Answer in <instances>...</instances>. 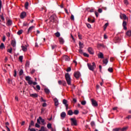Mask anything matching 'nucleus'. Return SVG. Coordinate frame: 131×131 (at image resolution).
Instances as JSON below:
<instances>
[{"label": "nucleus", "instance_id": "f257e3e1", "mask_svg": "<svg viewBox=\"0 0 131 131\" xmlns=\"http://www.w3.org/2000/svg\"><path fill=\"white\" fill-rule=\"evenodd\" d=\"M25 79L27 81H28V84H30V85H31V84H33V85H36V84H37V82H33L32 80H31V77L30 76H26Z\"/></svg>", "mask_w": 131, "mask_h": 131}, {"label": "nucleus", "instance_id": "f03ea898", "mask_svg": "<svg viewBox=\"0 0 131 131\" xmlns=\"http://www.w3.org/2000/svg\"><path fill=\"white\" fill-rule=\"evenodd\" d=\"M65 79L68 85H71V77L69 73H67L65 74Z\"/></svg>", "mask_w": 131, "mask_h": 131}, {"label": "nucleus", "instance_id": "7ed1b4c3", "mask_svg": "<svg viewBox=\"0 0 131 131\" xmlns=\"http://www.w3.org/2000/svg\"><path fill=\"white\" fill-rule=\"evenodd\" d=\"M87 66L88 67L89 69H90L91 71H94L95 69L96 68V63L93 62L92 64L91 63H88Z\"/></svg>", "mask_w": 131, "mask_h": 131}, {"label": "nucleus", "instance_id": "20e7f679", "mask_svg": "<svg viewBox=\"0 0 131 131\" xmlns=\"http://www.w3.org/2000/svg\"><path fill=\"white\" fill-rule=\"evenodd\" d=\"M58 83L59 85H62L63 86H67V83H66V81L65 80H58Z\"/></svg>", "mask_w": 131, "mask_h": 131}, {"label": "nucleus", "instance_id": "39448f33", "mask_svg": "<svg viewBox=\"0 0 131 131\" xmlns=\"http://www.w3.org/2000/svg\"><path fill=\"white\" fill-rule=\"evenodd\" d=\"M71 121L72 125H77V121L76 120V118H72L70 119Z\"/></svg>", "mask_w": 131, "mask_h": 131}, {"label": "nucleus", "instance_id": "423d86ee", "mask_svg": "<svg viewBox=\"0 0 131 131\" xmlns=\"http://www.w3.org/2000/svg\"><path fill=\"white\" fill-rule=\"evenodd\" d=\"M92 104L93 107H98V102L94 99H91Z\"/></svg>", "mask_w": 131, "mask_h": 131}, {"label": "nucleus", "instance_id": "0eeeda50", "mask_svg": "<svg viewBox=\"0 0 131 131\" xmlns=\"http://www.w3.org/2000/svg\"><path fill=\"white\" fill-rule=\"evenodd\" d=\"M120 19H123L124 20H126V19H128L127 16H126V15L125 14H122L121 13V15H120Z\"/></svg>", "mask_w": 131, "mask_h": 131}, {"label": "nucleus", "instance_id": "6e6552de", "mask_svg": "<svg viewBox=\"0 0 131 131\" xmlns=\"http://www.w3.org/2000/svg\"><path fill=\"white\" fill-rule=\"evenodd\" d=\"M88 52L90 54V55H94V50H93V48L91 47H89L88 48Z\"/></svg>", "mask_w": 131, "mask_h": 131}, {"label": "nucleus", "instance_id": "1a4fd4ad", "mask_svg": "<svg viewBox=\"0 0 131 131\" xmlns=\"http://www.w3.org/2000/svg\"><path fill=\"white\" fill-rule=\"evenodd\" d=\"M50 21L52 22V23H54V22H55V21H56V15H52L50 18Z\"/></svg>", "mask_w": 131, "mask_h": 131}, {"label": "nucleus", "instance_id": "9d476101", "mask_svg": "<svg viewBox=\"0 0 131 131\" xmlns=\"http://www.w3.org/2000/svg\"><path fill=\"white\" fill-rule=\"evenodd\" d=\"M74 76L77 79H78V78L80 77V73H79V72H75Z\"/></svg>", "mask_w": 131, "mask_h": 131}, {"label": "nucleus", "instance_id": "9b49d317", "mask_svg": "<svg viewBox=\"0 0 131 131\" xmlns=\"http://www.w3.org/2000/svg\"><path fill=\"white\" fill-rule=\"evenodd\" d=\"M29 46L28 45H26L25 46H21V48L22 49V50L23 52H27V48H28Z\"/></svg>", "mask_w": 131, "mask_h": 131}, {"label": "nucleus", "instance_id": "f8f14e48", "mask_svg": "<svg viewBox=\"0 0 131 131\" xmlns=\"http://www.w3.org/2000/svg\"><path fill=\"white\" fill-rule=\"evenodd\" d=\"M34 28H35V27L32 26L31 27H30L29 28V29H28V34L30 33V32H31L32 31V30H33V29H34Z\"/></svg>", "mask_w": 131, "mask_h": 131}, {"label": "nucleus", "instance_id": "ddd939ff", "mask_svg": "<svg viewBox=\"0 0 131 131\" xmlns=\"http://www.w3.org/2000/svg\"><path fill=\"white\" fill-rule=\"evenodd\" d=\"M127 23L125 20H123L122 23V26L123 27V29L124 30H126L127 29V28H126Z\"/></svg>", "mask_w": 131, "mask_h": 131}, {"label": "nucleus", "instance_id": "4468645a", "mask_svg": "<svg viewBox=\"0 0 131 131\" xmlns=\"http://www.w3.org/2000/svg\"><path fill=\"white\" fill-rule=\"evenodd\" d=\"M54 102L55 106H58V105H59V101L58 100V99L56 98H54Z\"/></svg>", "mask_w": 131, "mask_h": 131}, {"label": "nucleus", "instance_id": "2eb2a0df", "mask_svg": "<svg viewBox=\"0 0 131 131\" xmlns=\"http://www.w3.org/2000/svg\"><path fill=\"white\" fill-rule=\"evenodd\" d=\"M26 16V12H22L20 14V17L21 19H24V18H25Z\"/></svg>", "mask_w": 131, "mask_h": 131}, {"label": "nucleus", "instance_id": "dca6fc26", "mask_svg": "<svg viewBox=\"0 0 131 131\" xmlns=\"http://www.w3.org/2000/svg\"><path fill=\"white\" fill-rule=\"evenodd\" d=\"M98 58L100 59H103L104 58V54L102 52H100L99 54H98Z\"/></svg>", "mask_w": 131, "mask_h": 131}, {"label": "nucleus", "instance_id": "f3484780", "mask_svg": "<svg viewBox=\"0 0 131 131\" xmlns=\"http://www.w3.org/2000/svg\"><path fill=\"white\" fill-rule=\"evenodd\" d=\"M30 97H31L32 98H37L38 97V95L37 94H31L30 95Z\"/></svg>", "mask_w": 131, "mask_h": 131}, {"label": "nucleus", "instance_id": "a211bd4d", "mask_svg": "<svg viewBox=\"0 0 131 131\" xmlns=\"http://www.w3.org/2000/svg\"><path fill=\"white\" fill-rule=\"evenodd\" d=\"M62 59L65 60V61H69V60H70V58H69V57L67 55L63 56Z\"/></svg>", "mask_w": 131, "mask_h": 131}, {"label": "nucleus", "instance_id": "6ab92c4d", "mask_svg": "<svg viewBox=\"0 0 131 131\" xmlns=\"http://www.w3.org/2000/svg\"><path fill=\"white\" fill-rule=\"evenodd\" d=\"M59 41L60 45H63L64 42V39H63V38H62V37L59 38Z\"/></svg>", "mask_w": 131, "mask_h": 131}, {"label": "nucleus", "instance_id": "aec40b11", "mask_svg": "<svg viewBox=\"0 0 131 131\" xmlns=\"http://www.w3.org/2000/svg\"><path fill=\"white\" fill-rule=\"evenodd\" d=\"M11 45L14 47H16V40H11Z\"/></svg>", "mask_w": 131, "mask_h": 131}, {"label": "nucleus", "instance_id": "412c9836", "mask_svg": "<svg viewBox=\"0 0 131 131\" xmlns=\"http://www.w3.org/2000/svg\"><path fill=\"white\" fill-rule=\"evenodd\" d=\"M60 116L62 118H65L66 117V113L63 112L62 113H61Z\"/></svg>", "mask_w": 131, "mask_h": 131}, {"label": "nucleus", "instance_id": "4be33fe9", "mask_svg": "<svg viewBox=\"0 0 131 131\" xmlns=\"http://www.w3.org/2000/svg\"><path fill=\"white\" fill-rule=\"evenodd\" d=\"M13 24V23L12 22V20H8L7 23V25H8V26H11V25H12Z\"/></svg>", "mask_w": 131, "mask_h": 131}, {"label": "nucleus", "instance_id": "5701e85b", "mask_svg": "<svg viewBox=\"0 0 131 131\" xmlns=\"http://www.w3.org/2000/svg\"><path fill=\"white\" fill-rule=\"evenodd\" d=\"M39 119H40V120L41 121V123H42V124L43 125H45V124H46V123H45V119L41 118V117H39Z\"/></svg>", "mask_w": 131, "mask_h": 131}, {"label": "nucleus", "instance_id": "b1692460", "mask_svg": "<svg viewBox=\"0 0 131 131\" xmlns=\"http://www.w3.org/2000/svg\"><path fill=\"white\" fill-rule=\"evenodd\" d=\"M103 63L105 64V65H107V64H108V58L104 59L103 60Z\"/></svg>", "mask_w": 131, "mask_h": 131}, {"label": "nucleus", "instance_id": "393cba45", "mask_svg": "<svg viewBox=\"0 0 131 131\" xmlns=\"http://www.w3.org/2000/svg\"><path fill=\"white\" fill-rule=\"evenodd\" d=\"M79 49H83V43H81V42H79Z\"/></svg>", "mask_w": 131, "mask_h": 131}, {"label": "nucleus", "instance_id": "a878e982", "mask_svg": "<svg viewBox=\"0 0 131 131\" xmlns=\"http://www.w3.org/2000/svg\"><path fill=\"white\" fill-rule=\"evenodd\" d=\"M28 6H29V3L28 2H26L25 4V8L26 10H28Z\"/></svg>", "mask_w": 131, "mask_h": 131}, {"label": "nucleus", "instance_id": "bb28decb", "mask_svg": "<svg viewBox=\"0 0 131 131\" xmlns=\"http://www.w3.org/2000/svg\"><path fill=\"white\" fill-rule=\"evenodd\" d=\"M44 91L46 94H47V95H49V94H50V90H49L48 89L46 88L44 89Z\"/></svg>", "mask_w": 131, "mask_h": 131}, {"label": "nucleus", "instance_id": "cd10ccee", "mask_svg": "<svg viewBox=\"0 0 131 131\" xmlns=\"http://www.w3.org/2000/svg\"><path fill=\"white\" fill-rule=\"evenodd\" d=\"M68 115H70V116L73 115V112L72 111V110H69L68 112Z\"/></svg>", "mask_w": 131, "mask_h": 131}, {"label": "nucleus", "instance_id": "c85d7f7f", "mask_svg": "<svg viewBox=\"0 0 131 131\" xmlns=\"http://www.w3.org/2000/svg\"><path fill=\"white\" fill-rule=\"evenodd\" d=\"M127 130V127H124L123 128H120V131H126Z\"/></svg>", "mask_w": 131, "mask_h": 131}, {"label": "nucleus", "instance_id": "c756f323", "mask_svg": "<svg viewBox=\"0 0 131 131\" xmlns=\"http://www.w3.org/2000/svg\"><path fill=\"white\" fill-rule=\"evenodd\" d=\"M0 49L1 50H3V49H5V45L4 43H1L0 45Z\"/></svg>", "mask_w": 131, "mask_h": 131}, {"label": "nucleus", "instance_id": "7c9ffc66", "mask_svg": "<svg viewBox=\"0 0 131 131\" xmlns=\"http://www.w3.org/2000/svg\"><path fill=\"white\" fill-rule=\"evenodd\" d=\"M108 25H109V23H107L103 26L104 30H106V28H107Z\"/></svg>", "mask_w": 131, "mask_h": 131}, {"label": "nucleus", "instance_id": "2f4dec72", "mask_svg": "<svg viewBox=\"0 0 131 131\" xmlns=\"http://www.w3.org/2000/svg\"><path fill=\"white\" fill-rule=\"evenodd\" d=\"M126 35H127L128 36H131V31H128L126 33Z\"/></svg>", "mask_w": 131, "mask_h": 131}, {"label": "nucleus", "instance_id": "473e14b6", "mask_svg": "<svg viewBox=\"0 0 131 131\" xmlns=\"http://www.w3.org/2000/svg\"><path fill=\"white\" fill-rule=\"evenodd\" d=\"M55 36H56V37H60V33L59 32H57L56 33H55Z\"/></svg>", "mask_w": 131, "mask_h": 131}, {"label": "nucleus", "instance_id": "72a5a7b5", "mask_svg": "<svg viewBox=\"0 0 131 131\" xmlns=\"http://www.w3.org/2000/svg\"><path fill=\"white\" fill-rule=\"evenodd\" d=\"M62 103H63V104H64V105H65V106L66 105H68V104H67V100H66V99H63Z\"/></svg>", "mask_w": 131, "mask_h": 131}, {"label": "nucleus", "instance_id": "f704fd0d", "mask_svg": "<svg viewBox=\"0 0 131 131\" xmlns=\"http://www.w3.org/2000/svg\"><path fill=\"white\" fill-rule=\"evenodd\" d=\"M47 127H48V128H49V129H51V128H52V124L48 123L47 124Z\"/></svg>", "mask_w": 131, "mask_h": 131}, {"label": "nucleus", "instance_id": "c9c22d12", "mask_svg": "<svg viewBox=\"0 0 131 131\" xmlns=\"http://www.w3.org/2000/svg\"><path fill=\"white\" fill-rule=\"evenodd\" d=\"M22 33H23V30H19L17 32L18 35H20V34H22Z\"/></svg>", "mask_w": 131, "mask_h": 131}, {"label": "nucleus", "instance_id": "e433bc0d", "mask_svg": "<svg viewBox=\"0 0 131 131\" xmlns=\"http://www.w3.org/2000/svg\"><path fill=\"white\" fill-rule=\"evenodd\" d=\"M108 72L112 73V72H113V69L112 68H109L108 69Z\"/></svg>", "mask_w": 131, "mask_h": 131}, {"label": "nucleus", "instance_id": "4c0bfd02", "mask_svg": "<svg viewBox=\"0 0 131 131\" xmlns=\"http://www.w3.org/2000/svg\"><path fill=\"white\" fill-rule=\"evenodd\" d=\"M79 113V111H78V110H76L74 111V114H75V115H77Z\"/></svg>", "mask_w": 131, "mask_h": 131}, {"label": "nucleus", "instance_id": "58836bf2", "mask_svg": "<svg viewBox=\"0 0 131 131\" xmlns=\"http://www.w3.org/2000/svg\"><path fill=\"white\" fill-rule=\"evenodd\" d=\"M83 55L84 57H86V58H89L90 57V55L86 53H84Z\"/></svg>", "mask_w": 131, "mask_h": 131}, {"label": "nucleus", "instance_id": "ea45409f", "mask_svg": "<svg viewBox=\"0 0 131 131\" xmlns=\"http://www.w3.org/2000/svg\"><path fill=\"white\" fill-rule=\"evenodd\" d=\"M23 73H24L23 70L21 69V70L19 71V76H21V75H22V74H23Z\"/></svg>", "mask_w": 131, "mask_h": 131}, {"label": "nucleus", "instance_id": "a19ab883", "mask_svg": "<svg viewBox=\"0 0 131 131\" xmlns=\"http://www.w3.org/2000/svg\"><path fill=\"white\" fill-rule=\"evenodd\" d=\"M78 36L79 39H82V36L79 33H78Z\"/></svg>", "mask_w": 131, "mask_h": 131}, {"label": "nucleus", "instance_id": "79ce46f5", "mask_svg": "<svg viewBox=\"0 0 131 131\" xmlns=\"http://www.w3.org/2000/svg\"><path fill=\"white\" fill-rule=\"evenodd\" d=\"M113 131H120V127L114 128Z\"/></svg>", "mask_w": 131, "mask_h": 131}, {"label": "nucleus", "instance_id": "37998d69", "mask_svg": "<svg viewBox=\"0 0 131 131\" xmlns=\"http://www.w3.org/2000/svg\"><path fill=\"white\" fill-rule=\"evenodd\" d=\"M29 24L27 22H24L23 24V26H29Z\"/></svg>", "mask_w": 131, "mask_h": 131}, {"label": "nucleus", "instance_id": "c03bdc74", "mask_svg": "<svg viewBox=\"0 0 131 131\" xmlns=\"http://www.w3.org/2000/svg\"><path fill=\"white\" fill-rule=\"evenodd\" d=\"M79 53L81 54V55H83L84 53H83V51H82V49H79Z\"/></svg>", "mask_w": 131, "mask_h": 131}, {"label": "nucleus", "instance_id": "a18cd8bd", "mask_svg": "<svg viewBox=\"0 0 131 131\" xmlns=\"http://www.w3.org/2000/svg\"><path fill=\"white\" fill-rule=\"evenodd\" d=\"M19 60L20 62H22L23 61V56H20L19 57Z\"/></svg>", "mask_w": 131, "mask_h": 131}, {"label": "nucleus", "instance_id": "49530a36", "mask_svg": "<svg viewBox=\"0 0 131 131\" xmlns=\"http://www.w3.org/2000/svg\"><path fill=\"white\" fill-rule=\"evenodd\" d=\"M91 125L92 126V127H94V126L95 125V122H94V121L91 122Z\"/></svg>", "mask_w": 131, "mask_h": 131}, {"label": "nucleus", "instance_id": "de8ad7c7", "mask_svg": "<svg viewBox=\"0 0 131 131\" xmlns=\"http://www.w3.org/2000/svg\"><path fill=\"white\" fill-rule=\"evenodd\" d=\"M124 3L125 5L127 6V5H128V1L127 0H124Z\"/></svg>", "mask_w": 131, "mask_h": 131}, {"label": "nucleus", "instance_id": "09e8293b", "mask_svg": "<svg viewBox=\"0 0 131 131\" xmlns=\"http://www.w3.org/2000/svg\"><path fill=\"white\" fill-rule=\"evenodd\" d=\"M0 18L2 19V21H4L5 20V17H4V15H0Z\"/></svg>", "mask_w": 131, "mask_h": 131}, {"label": "nucleus", "instance_id": "8fccbe9b", "mask_svg": "<svg viewBox=\"0 0 131 131\" xmlns=\"http://www.w3.org/2000/svg\"><path fill=\"white\" fill-rule=\"evenodd\" d=\"M26 67H29V61H26Z\"/></svg>", "mask_w": 131, "mask_h": 131}, {"label": "nucleus", "instance_id": "3c124183", "mask_svg": "<svg viewBox=\"0 0 131 131\" xmlns=\"http://www.w3.org/2000/svg\"><path fill=\"white\" fill-rule=\"evenodd\" d=\"M12 48H10V49L7 50V52L8 53H10V54H12Z\"/></svg>", "mask_w": 131, "mask_h": 131}, {"label": "nucleus", "instance_id": "603ef678", "mask_svg": "<svg viewBox=\"0 0 131 131\" xmlns=\"http://www.w3.org/2000/svg\"><path fill=\"white\" fill-rule=\"evenodd\" d=\"M36 88L38 91H40V86L39 85H37Z\"/></svg>", "mask_w": 131, "mask_h": 131}, {"label": "nucleus", "instance_id": "864d4df0", "mask_svg": "<svg viewBox=\"0 0 131 131\" xmlns=\"http://www.w3.org/2000/svg\"><path fill=\"white\" fill-rule=\"evenodd\" d=\"M66 71L67 72H70V71H71V67L68 68V69H67Z\"/></svg>", "mask_w": 131, "mask_h": 131}, {"label": "nucleus", "instance_id": "5fc2aeb1", "mask_svg": "<svg viewBox=\"0 0 131 131\" xmlns=\"http://www.w3.org/2000/svg\"><path fill=\"white\" fill-rule=\"evenodd\" d=\"M51 47L52 50H54V49H56V48H57V45H51Z\"/></svg>", "mask_w": 131, "mask_h": 131}, {"label": "nucleus", "instance_id": "6e6d98bb", "mask_svg": "<svg viewBox=\"0 0 131 131\" xmlns=\"http://www.w3.org/2000/svg\"><path fill=\"white\" fill-rule=\"evenodd\" d=\"M81 105H85V104H86V101H81Z\"/></svg>", "mask_w": 131, "mask_h": 131}, {"label": "nucleus", "instance_id": "4d7b16f0", "mask_svg": "<svg viewBox=\"0 0 131 131\" xmlns=\"http://www.w3.org/2000/svg\"><path fill=\"white\" fill-rule=\"evenodd\" d=\"M41 131H46V127H45V126H41Z\"/></svg>", "mask_w": 131, "mask_h": 131}, {"label": "nucleus", "instance_id": "13d9d810", "mask_svg": "<svg viewBox=\"0 0 131 131\" xmlns=\"http://www.w3.org/2000/svg\"><path fill=\"white\" fill-rule=\"evenodd\" d=\"M6 35L7 37H10L11 36V33H10V32H8L6 33Z\"/></svg>", "mask_w": 131, "mask_h": 131}, {"label": "nucleus", "instance_id": "bf43d9fd", "mask_svg": "<svg viewBox=\"0 0 131 131\" xmlns=\"http://www.w3.org/2000/svg\"><path fill=\"white\" fill-rule=\"evenodd\" d=\"M71 19L74 21V16L73 14H72L71 16Z\"/></svg>", "mask_w": 131, "mask_h": 131}, {"label": "nucleus", "instance_id": "052dcab7", "mask_svg": "<svg viewBox=\"0 0 131 131\" xmlns=\"http://www.w3.org/2000/svg\"><path fill=\"white\" fill-rule=\"evenodd\" d=\"M35 127H37L38 128H39L40 127V125H39V124H38V123H36Z\"/></svg>", "mask_w": 131, "mask_h": 131}, {"label": "nucleus", "instance_id": "680f3d73", "mask_svg": "<svg viewBox=\"0 0 131 131\" xmlns=\"http://www.w3.org/2000/svg\"><path fill=\"white\" fill-rule=\"evenodd\" d=\"M71 36L72 37V39L74 41V42H75V39L74 38V37L73 36V35H72V34H71Z\"/></svg>", "mask_w": 131, "mask_h": 131}, {"label": "nucleus", "instance_id": "e2e57ef3", "mask_svg": "<svg viewBox=\"0 0 131 131\" xmlns=\"http://www.w3.org/2000/svg\"><path fill=\"white\" fill-rule=\"evenodd\" d=\"M95 15L96 16L97 18H98L99 17V13H98V12L95 11Z\"/></svg>", "mask_w": 131, "mask_h": 131}, {"label": "nucleus", "instance_id": "0e129e2a", "mask_svg": "<svg viewBox=\"0 0 131 131\" xmlns=\"http://www.w3.org/2000/svg\"><path fill=\"white\" fill-rule=\"evenodd\" d=\"M98 13H102V12H103V10H102V9L99 8L98 10Z\"/></svg>", "mask_w": 131, "mask_h": 131}, {"label": "nucleus", "instance_id": "69168bd1", "mask_svg": "<svg viewBox=\"0 0 131 131\" xmlns=\"http://www.w3.org/2000/svg\"><path fill=\"white\" fill-rule=\"evenodd\" d=\"M14 77H16L17 76V71L14 70Z\"/></svg>", "mask_w": 131, "mask_h": 131}, {"label": "nucleus", "instance_id": "338daca9", "mask_svg": "<svg viewBox=\"0 0 131 131\" xmlns=\"http://www.w3.org/2000/svg\"><path fill=\"white\" fill-rule=\"evenodd\" d=\"M86 26L87 27H88L89 28H92V26H91V25L90 24H86Z\"/></svg>", "mask_w": 131, "mask_h": 131}, {"label": "nucleus", "instance_id": "774afa93", "mask_svg": "<svg viewBox=\"0 0 131 131\" xmlns=\"http://www.w3.org/2000/svg\"><path fill=\"white\" fill-rule=\"evenodd\" d=\"M3 41H6V36H3Z\"/></svg>", "mask_w": 131, "mask_h": 131}]
</instances>
